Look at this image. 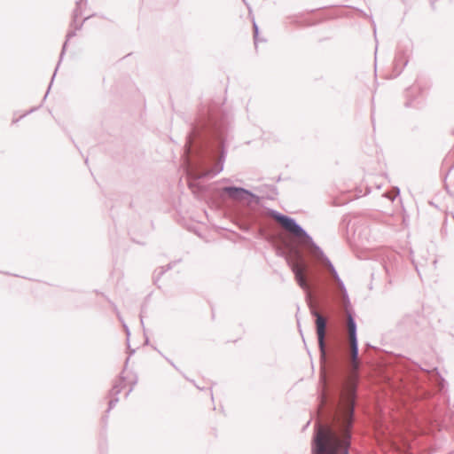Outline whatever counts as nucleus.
<instances>
[{
    "mask_svg": "<svg viewBox=\"0 0 454 454\" xmlns=\"http://www.w3.org/2000/svg\"><path fill=\"white\" fill-rule=\"evenodd\" d=\"M325 369H322V371H321V380L325 381Z\"/></svg>",
    "mask_w": 454,
    "mask_h": 454,
    "instance_id": "6",
    "label": "nucleus"
},
{
    "mask_svg": "<svg viewBox=\"0 0 454 454\" xmlns=\"http://www.w3.org/2000/svg\"><path fill=\"white\" fill-rule=\"evenodd\" d=\"M312 314L316 317V328L318 339V345L320 348L321 356L322 357H324L326 321L317 311L314 310L312 311Z\"/></svg>",
    "mask_w": 454,
    "mask_h": 454,
    "instance_id": "4",
    "label": "nucleus"
},
{
    "mask_svg": "<svg viewBox=\"0 0 454 454\" xmlns=\"http://www.w3.org/2000/svg\"><path fill=\"white\" fill-rule=\"evenodd\" d=\"M289 263L293 272L294 273L295 279L298 282L299 286L303 289H307L308 284L305 277L307 264L304 261L301 253L298 249H294L293 251L292 255L289 259Z\"/></svg>",
    "mask_w": 454,
    "mask_h": 454,
    "instance_id": "3",
    "label": "nucleus"
},
{
    "mask_svg": "<svg viewBox=\"0 0 454 454\" xmlns=\"http://www.w3.org/2000/svg\"><path fill=\"white\" fill-rule=\"evenodd\" d=\"M276 219L286 231L293 234L298 245L308 248L310 252L316 249L311 239L293 219L285 215H278Z\"/></svg>",
    "mask_w": 454,
    "mask_h": 454,
    "instance_id": "2",
    "label": "nucleus"
},
{
    "mask_svg": "<svg viewBox=\"0 0 454 454\" xmlns=\"http://www.w3.org/2000/svg\"><path fill=\"white\" fill-rule=\"evenodd\" d=\"M223 191L227 193L231 199L238 201L246 200L247 198L252 196L248 191L243 188L225 187Z\"/></svg>",
    "mask_w": 454,
    "mask_h": 454,
    "instance_id": "5",
    "label": "nucleus"
},
{
    "mask_svg": "<svg viewBox=\"0 0 454 454\" xmlns=\"http://www.w3.org/2000/svg\"><path fill=\"white\" fill-rule=\"evenodd\" d=\"M348 333L350 349L351 372L345 391L331 425L318 427L312 447V454H348L350 444V428L353 422L355 383L360 362L356 335V324L348 317Z\"/></svg>",
    "mask_w": 454,
    "mask_h": 454,
    "instance_id": "1",
    "label": "nucleus"
}]
</instances>
